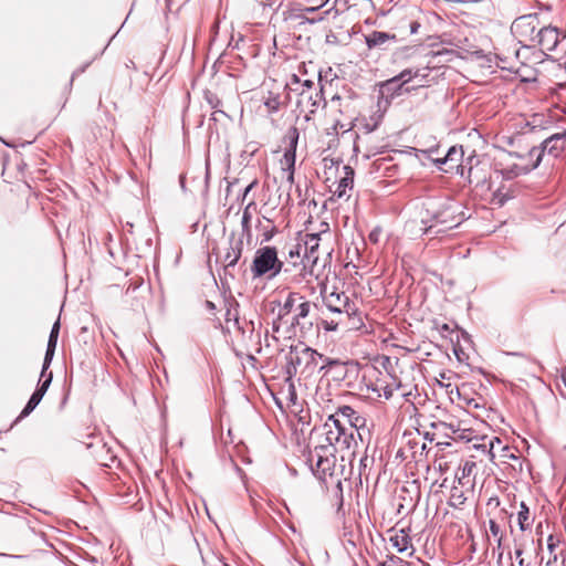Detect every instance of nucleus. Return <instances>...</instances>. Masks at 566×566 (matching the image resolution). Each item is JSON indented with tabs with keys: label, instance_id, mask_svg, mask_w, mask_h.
<instances>
[{
	"label": "nucleus",
	"instance_id": "1",
	"mask_svg": "<svg viewBox=\"0 0 566 566\" xmlns=\"http://www.w3.org/2000/svg\"><path fill=\"white\" fill-rule=\"evenodd\" d=\"M315 433L318 437V443L308 452L306 463L316 478L325 481L327 476L337 475L338 453L342 462L346 457L352 461L354 455L352 448L356 444V438L353 436V430L350 432L346 430L335 416H329Z\"/></svg>",
	"mask_w": 566,
	"mask_h": 566
},
{
	"label": "nucleus",
	"instance_id": "2",
	"mask_svg": "<svg viewBox=\"0 0 566 566\" xmlns=\"http://www.w3.org/2000/svg\"><path fill=\"white\" fill-rule=\"evenodd\" d=\"M467 219L460 202L450 198H429L423 202L421 223L426 234H440Z\"/></svg>",
	"mask_w": 566,
	"mask_h": 566
},
{
	"label": "nucleus",
	"instance_id": "3",
	"mask_svg": "<svg viewBox=\"0 0 566 566\" xmlns=\"http://www.w3.org/2000/svg\"><path fill=\"white\" fill-rule=\"evenodd\" d=\"M322 359V354L302 343L291 346L285 355V373L287 379L293 378L297 374L310 377L316 373L323 371L326 366H319V360Z\"/></svg>",
	"mask_w": 566,
	"mask_h": 566
},
{
	"label": "nucleus",
	"instance_id": "4",
	"mask_svg": "<svg viewBox=\"0 0 566 566\" xmlns=\"http://www.w3.org/2000/svg\"><path fill=\"white\" fill-rule=\"evenodd\" d=\"M321 296L324 307L329 313L335 314L336 316L347 317L353 321L358 316L357 323L353 322L352 327H360V313L358 312L355 302H353L344 291H339L336 287L328 290L327 286H324L321 290Z\"/></svg>",
	"mask_w": 566,
	"mask_h": 566
},
{
	"label": "nucleus",
	"instance_id": "5",
	"mask_svg": "<svg viewBox=\"0 0 566 566\" xmlns=\"http://www.w3.org/2000/svg\"><path fill=\"white\" fill-rule=\"evenodd\" d=\"M283 269V262L277 258V251L274 247H263L256 250L251 272L253 277L268 275L269 279L275 277Z\"/></svg>",
	"mask_w": 566,
	"mask_h": 566
},
{
	"label": "nucleus",
	"instance_id": "6",
	"mask_svg": "<svg viewBox=\"0 0 566 566\" xmlns=\"http://www.w3.org/2000/svg\"><path fill=\"white\" fill-rule=\"evenodd\" d=\"M511 29L521 43L530 42L532 45H535L537 31L539 29V19L537 14L518 17L514 20Z\"/></svg>",
	"mask_w": 566,
	"mask_h": 566
},
{
	"label": "nucleus",
	"instance_id": "7",
	"mask_svg": "<svg viewBox=\"0 0 566 566\" xmlns=\"http://www.w3.org/2000/svg\"><path fill=\"white\" fill-rule=\"evenodd\" d=\"M364 41L369 51H386L390 49L391 44L397 43L399 39L395 32L373 30L364 34Z\"/></svg>",
	"mask_w": 566,
	"mask_h": 566
},
{
	"label": "nucleus",
	"instance_id": "8",
	"mask_svg": "<svg viewBox=\"0 0 566 566\" xmlns=\"http://www.w3.org/2000/svg\"><path fill=\"white\" fill-rule=\"evenodd\" d=\"M337 420V417L342 416L345 418L349 424L346 427L342 421L340 424L348 430L349 432L353 430V436L357 434L359 439H363V431L366 429V419L360 416L353 407L350 406H342L338 408L337 412L334 415Z\"/></svg>",
	"mask_w": 566,
	"mask_h": 566
},
{
	"label": "nucleus",
	"instance_id": "9",
	"mask_svg": "<svg viewBox=\"0 0 566 566\" xmlns=\"http://www.w3.org/2000/svg\"><path fill=\"white\" fill-rule=\"evenodd\" d=\"M535 44H537L542 52L554 51L565 34L556 27L546 25L537 31Z\"/></svg>",
	"mask_w": 566,
	"mask_h": 566
},
{
	"label": "nucleus",
	"instance_id": "10",
	"mask_svg": "<svg viewBox=\"0 0 566 566\" xmlns=\"http://www.w3.org/2000/svg\"><path fill=\"white\" fill-rule=\"evenodd\" d=\"M563 150L564 147L560 144V138H558L556 134H553L542 143L541 147H534L531 149L530 156L536 157V161L533 167L536 168L539 165L545 153L556 158Z\"/></svg>",
	"mask_w": 566,
	"mask_h": 566
},
{
	"label": "nucleus",
	"instance_id": "11",
	"mask_svg": "<svg viewBox=\"0 0 566 566\" xmlns=\"http://www.w3.org/2000/svg\"><path fill=\"white\" fill-rule=\"evenodd\" d=\"M434 427L437 429L444 431L446 436L450 437L453 440H471L472 431L468 428H462L460 421H439L437 424H434Z\"/></svg>",
	"mask_w": 566,
	"mask_h": 566
},
{
	"label": "nucleus",
	"instance_id": "12",
	"mask_svg": "<svg viewBox=\"0 0 566 566\" xmlns=\"http://www.w3.org/2000/svg\"><path fill=\"white\" fill-rule=\"evenodd\" d=\"M390 532L392 534L389 537V542L397 549V552L403 553L408 548H411L409 556L413 555L415 548L411 544L410 528H400L398 531L390 530Z\"/></svg>",
	"mask_w": 566,
	"mask_h": 566
},
{
	"label": "nucleus",
	"instance_id": "13",
	"mask_svg": "<svg viewBox=\"0 0 566 566\" xmlns=\"http://www.w3.org/2000/svg\"><path fill=\"white\" fill-rule=\"evenodd\" d=\"M421 50V44H407L397 46L391 59L395 63H403L416 57Z\"/></svg>",
	"mask_w": 566,
	"mask_h": 566
},
{
	"label": "nucleus",
	"instance_id": "14",
	"mask_svg": "<svg viewBox=\"0 0 566 566\" xmlns=\"http://www.w3.org/2000/svg\"><path fill=\"white\" fill-rule=\"evenodd\" d=\"M344 175L340 177L336 189L334 190V196L337 198H343L347 196V191L353 189L354 186V169L350 166L343 167Z\"/></svg>",
	"mask_w": 566,
	"mask_h": 566
},
{
	"label": "nucleus",
	"instance_id": "15",
	"mask_svg": "<svg viewBox=\"0 0 566 566\" xmlns=\"http://www.w3.org/2000/svg\"><path fill=\"white\" fill-rule=\"evenodd\" d=\"M465 501L467 496L463 491V483L461 482V478H457V481L451 486L448 504L453 509L461 510Z\"/></svg>",
	"mask_w": 566,
	"mask_h": 566
},
{
	"label": "nucleus",
	"instance_id": "16",
	"mask_svg": "<svg viewBox=\"0 0 566 566\" xmlns=\"http://www.w3.org/2000/svg\"><path fill=\"white\" fill-rule=\"evenodd\" d=\"M256 208V203L254 201H250L243 209L242 218H241V228H242V238H245L248 243L251 242L252 230H251V219H252V209Z\"/></svg>",
	"mask_w": 566,
	"mask_h": 566
},
{
	"label": "nucleus",
	"instance_id": "17",
	"mask_svg": "<svg viewBox=\"0 0 566 566\" xmlns=\"http://www.w3.org/2000/svg\"><path fill=\"white\" fill-rule=\"evenodd\" d=\"M382 15H388L391 21H395L396 24L394 30H402L407 27V22L409 21L405 10L401 7H392L387 12H382Z\"/></svg>",
	"mask_w": 566,
	"mask_h": 566
},
{
	"label": "nucleus",
	"instance_id": "18",
	"mask_svg": "<svg viewBox=\"0 0 566 566\" xmlns=\"http://www.w3.org/2000/svg\"><path fill=\"white\" fill-rule=\"evenodd\" d=\"M296 153L291 150H284V154L280 160L282 170L287 174L286 180L290 184L294 182V169H295Z\"/></svg>",
	"mask_w": 566,
	"mask_h": 566
},
{
	"label": "nucleus",
	"instance_id": "19",
	"mask_svg": "<svg viewBox=\"0 0 566 566\" xmlns=\"http://www.w3.org/2000/svg\"><path fill=\"white\" fill-rule=\"evenodd\" d=\"M243 240L242 238L231 243L227 254L224 255L226 268H233L242 255Z\"/></svg>",
	"mask_w": 566,
	"mask_h": 566
},
{
	"label": "nucleus",
	"instance_id": "20",
	"mask_svg": "<svg viewBox=\"0 0 566 566\" xmlns=\"http://www.w3.org/2000/svg\"><path fill=\"white\" fill-rule=\"evenodd\" d=\"M302 300V295L298 293L291 292L286 296L283 305L279 310V318H284L290 313L295 311V306L298 304V302Z\"/></svg>",
	"mask_w": 566,
	"mask_h": 566
},
{
	"label": "nucleus",
	"instance_id": "21",
	"mask_svg": "<svg viewBox=\"0 0 566 566\" xmlns=\"http://www.w3.org/2000/svg\"><path fill=\"white\" fill-rule=\"evenodd\" d=\"M52 379H53V375L51 371H49L48 374V377L43 380H39V385H38V388L35 389V391L31 395L29 401L32 402V405H39L43 398V396L45 395V392L48 391L51 382H52Z\"/></svg>",
	"mask_w": 566,
	"mask_h": 566
},
{
	"label": "nucleus",
	"instance_id": "22",
	"mask_svg": "<svg viewBox=\"0 0 566 566\" xmlns=\"http://www.w3.org/2000/svg\"><path fill=\"white\" fill-rule=\"evenodd\" d=\"M263 220L265 223H263L262 220H258L256 224V228L260 230L262 237L261 243L269 242L276 232V228L271 219L263 217Z\"/></svg>",
	"mask_w": 566,
	"mask_h": 566
},
{
	"label": "nucleus",
	"instance_id": "23",
	"mask_svg": "<svg viewBox=\"0 0 566 566\" xmlns=\"http://www.w3.org/2000/svg\"><path fill=\"white\" fill-rule=\"evenodd\" d=\"M311 312V302L305 300L304 296H302V300L298 302V304L295 306L294 316L292 318V325L296 326L300 325V321L303 318H306Z\"/></svg>",
	"mask_w": 566,
	"mask_h": 566
},
{
	"label": "nucleus",
	"instance_id": "24",
	"mask_svg": "<svg viewBox=\"0 0 566 566\" xmlns=\"http://www.w3.org/2000/svg\"><path fill=\"white\" fill-rule=\"evenodd\" d=\"M385 109L381 107V102L377 103V109L370 115V117L364 124V128L367 133H371L377 129L384 118Z\"/></svg>",
	"mask_w": 566,
	"mask_h": 566
},
{
	"label": "nucleus",
	"instance_id": "25",
	"mask_svg": "<svg viewBox=\"0 0 566 566\" xmlns=\"http://www.w3.org/2000/svg\"><path fill=\"white\" fill-rule=\"evenodd\" d=\"M462 156H463L462 147L458 148L455 146H452L449 148V150L444 157L436 159V164L438 167H441L442 165L451 164V163L458 164V161L462 158ZM455 167L458 168L459 166L455 165Z\"/></svg>",
	"mask_w": 566,
	"mask_h": 566
},
{
	"label": "nucleus",
	"instance_id": "26",
	"mask_svg": "<svg viewBox=\"0 0 566 566\" xmlns=\"http://www.w3.org/2000/svg\"><path fill=\"white\" fill-rule=\"evenodd\" d=\"M318 10L317 7H306L304 9H300L297 10V12L293 13L291 17L300 20V24H304V23H310V24H314L316 22H319L323 20V17H318V18H308L306 14L307 13H314Z\"/></svg>",
	"mask_w": 566,
	"mask_h": 566
},
{
	"label": "nucleus",
	"instance_id": "27",
	"mask_svg": "<svg viewBox=\"0 0 566 566\" xmlns=\"http://www.w3.org/2000/svg\"><path fill=\"white\" fill-rule=\"evenodd\" d=\"M321 93H322V91L315 92V97H314L312 91L308 92V91L302 90L300 93L298 105H302L304 103V101H307L308 103H311V108L308 109V112L314 113L316 107L318 106L319 101H321Z\"/></svg>",
	"mask_w": 566,
	"mask_h": 566
},
{
	"label": "nucleus",
	"instance_id": "28",
	"mask_svg": "<svg viewBox=\"0 0 566 566\" xmlns=\"http://www.w3.org/2000/svg\"><path fill=\"white\" fill-rule=\"evenodd\" d=\"M324 233H326V231H322L319 233L306 234V239H305L304 245H303V251L317 252L318 247H319L321 237Z\"/></svg>",
	"mask_w": 566,
	"mask_h": 566
},
{
	"label": "nucleus",
	"instance_id": "29",
	"mask_svg": "<svg viewBox=\"0 0 566 566\" xmlns=\"http://www.w3.org/2000/svg\"><path fill=\"white\" fill-rule=\"evenodd\" d=\"M298 138H300V133H298L297 127H295V126L290 127L284 137L285 142L287 143V147L285 149L296 153Z\"/></svg>",
	"mask_w": 566,
	"mask_h": 566
},
{
	"label": "nucleus",
	"instance_id": "30",
	"mask_svg": "<svg viewBox=\"0 0 566 566\" xmlns=\"http://www.w3.org/2000/svg\"><path fill=\"white\" fill-rule=\"evenodd\" d=\"M418 75V70L412 69H406L402 72H400L398 75L394 76L391 80L388 81V85H392L395 83L406 84L411 81L412 77Z\"/></svg>",
	"mask_w": 566,
	"mask_h": 566
},
{
	"label": "nucleus",
	"instance_id": "31",
	"mask_svg": "<svg viewBox=\"0 0 566 566\" xmlns=\"http://www.w3.org/2000/svg\"><path fill=\"white\" fill-rule=\"evenodd\" d=\"M518 526L521 531H526L530 527V510L524 502L520 504V511L517 514Z\"/></svg>",
	"mask_w": 566,
	"mask_h": 566
},
{
	"label": "nucleus",
	"instance_id": "32",
	"mask_svg": "<svg viewBox=\"0 0 566 566\" xmlns=\"http://www.w3.org/2000/svg\"><path fill=\"white\" fill-rule=\"evenodd\" d=\"M345 318L337 316V318L322 319L321 326L325 332H336L345 323Z\"/></svg>",
	"mask_w": 566,
	"mask_h": 566
},
{
	"label": "nucleus",
	"instance_id": "33",
	"mask_svg": "<svg viewBox=\"0 0 566 566\" xmlns=\"http://www.w3.org/2000/svg\"><path fill=\"white\" fill-rule=\"evenodd\" d=\"M317 260H318L317 252L303 251L302 262H303L304 269L314 266L316 264Z\"/></svg>",
	"mask_w": 566,
	"mask_h": 566
},
{
	"label": "nucleus",
	"instance_id": "34",
	"mask_svg": "<svg viewBox=\"0 0 566 566\" xmlns=\"http://www.w3.org/2000/svg\"><path fill=\"white\" fill-rule=\"evenodd\" d=\"M489 527L492 536L496 538L497 548L500 549L502 546V534L500 525L494 520H490Z\"/></svg>",
	"mask_w": 566,
	"mask_h": 566
},
{
	"label": "nucleus",
	"instance_id": "35",
	"mask_svg": "<svg viewBox=\"0 0 566 566\" xmlns=\"http://www.w3.org/2000/svg\"><path fill=\"white\" fill-rule=\"evenodd\" d=\"M509 199L510 196L507 195V192H503L502 190L499 189L493 193L492 203L502 207Z\"/></svg>",
	"mask_w": 566,
	"mask_h": 566
},
{
	"label": "nucleus",
	"instance_id": "36",
	"mask_svg": "<svg viewBox=\"0 0 566 566\" xmlns=\"http://www.w3.org/2000/svg\"><path fill=\"white\" fill-rule=\"evenodd\" d=\"M476 464L472 461H465L464 464L461 467V481L465 479L467 476L471 475L472 471L475 469Z\"/></svg>",
	"mask_w": 566,
	"mask_h": 566
},
{
	"label": "nucleus",
	"instance_id": "37",
	"mask_svg": "<svg viewBox=\"0 0 566 566\" xmlns=\"http://www.w3.org/2000/svg\"><path fill=\"white\" fill-rule=\"evenodd\" d=\"M52 359L51 357H48V356H44V360H43V365H42V370H41V375H40V380H43L48 377V369L52 363Z\"/></svg>",
	"mask_w": 566,
	"mask_h": 566
},
{
	"label": "nucleus",
	"instance_id": "38",
	"mask_svg": "<svg viewBox=\"0 0 566 566\" xmlns=\"http://www.w3.org/2000/svg\"><path fill=\"white\" fill-rule=\"evenodd\" d=\"M265 106L268 107V109L271 112V113H275L279 111V107H280V102L277 98H269L265 103Z\"/></svg>",
	"mask_w": 566,
	"mask_h": 566
},
{
	"label": "nucleus",
	"instance_id": "39",
	"mask_svg": "<svg viewBox=\"0 0 566 566\" xmlns=\"http://www.w3.org/2000/svg\"><path fill=\"white\" fill-rule=\"evenodd\" d=\"M59 332H60V321L57 319V321L53 324V326H52V328H51V333H50V336H49V340H50V342H52V340H53V342L57 343Z\"/></svg>",
	"mask_w": 566,
	"mask_h": 566
},
{
	"label": "nucleus",
	"instance_id": "40",
	"mask_svg": "<svg viewBox=\"0 0 566 566\" xmlns=\"http://www.w3.org/2000/svg\"><path fill=\"white\" fill-rule=\"evenodd\" d=\"M407 27L409 28V34H417L421 24L417 20L409 19Z\"/></svg>",
	"mask_w": 566,
	"mask_h": 566
},
{
	"label": "nucleus",
	"instance_id": "41",
	"mask_svg": "<svg viewBox=\"0 0 566 566\" xmlns=\"http://www.w3.org/2000/svg\"><path fill=\"white\" fill-rule=\"evenodd\" d=\"M38 406L36 405H32L31 401H28L27 405L24 406V408L22 409L19 418H24L27 416H29Z\"/></svg>",
	"mask_w": 566,
	"mask_h": 566
},
{
	"label": "nucleus",
	"instance_id": "42",
	"mask_svg": "<svg viewBox=\"0 0 566 566\" xmlns=\"http://www.w3.org/2000/svg\"><path fill=\"white\" fill-rule=\"evenodd\" d=\"M380 234H381V229L375 228L374 230L370 231L368 239L373 243H378Z\"/></svg>",
	"mask_w": 566,
	"mask_h": 566
},
{
	"label": "nucleus",
	"instance_id": "43",
	"mask_svg": "<svg viewBox=\"0 0 566 566\" xmlns=\"http://www.w3.org/2000/svg\"><path fill=\"white\" fill-rule=\"evenodd\" d=\"M335 364H337V361L335 359L325 357L324 355H323V359L319 360V366H326V368L323 371H327L328 368Z\"/></svg>",
	"mask_w": 566,
	"mask_h": 566
},
{
	"label": "nucleus",
	"instance_id": "44",
	"mask_svg": "<svg viewBox=\"0 0 566 566\" xmlns=\"http://www.w3.org/2000/svg\"><path fill=\"white\" fill-rule=\"evenodd\" d=\"M303 252V247L301 244H296L293 249L289 251V256L291 259L297 256L300 258L301 253Z\"/></svg>",
	"mask_w": 566,
	"mask_h": 566
},
{
	"label": "nucleus",
	"instance_id": "45",
	"mask_svg": "<svg viewBox=\"0 0 566 566\" xmlns=\"http://www.w3.org/2000/svg\"><path fill=\"white\" fill-rule=\"evenodd\" d=\"M258 185L256 180H253L249 186H247L240 196V200L243 202L248 196V193Z\"/></svg>",
	"mask_w": 566,
	"mask_h": 566
},
{
	"label": "nucleus",
	"instance_id": "46",
	"mask_svg": "<svg viewBox=\"0 0 566 566\" xmlns=\"http://www.w3.org/2000/svg\"><path fill=\"white\" fill-rule=\"evenodd\" d=\"M56 343L48 340V346L45 350V356L53 358L55 352Z\"/></svg>",
	"mask_w": 566,
	"mask_h": 566
},
{
	"label": "nucleus",
	"instance_id": "47",
	"mask_svg": "<svg viewBox=\"0 0 566 566\" xmlns=\"http://www.w3.org/2000/svg\"><path fill=\"white\" fill-rule=\"evenodd\" d=\"M369 459L367 455L363 457L359 461V474H363V471L368 467Z\"/></svg>",
	"mask_w": 566,
	"mask_h": 566
},
{
	"label": "nucleus",
	"instance_id": "48",
	"mask_svg": "<svg viewBox=\"0 0 566 566\" xmlns=\"http://www.w3.org/2000/svg\"><path fill=\"white\" fill-rule=\"evenodd\" d=\"M302 90H305V91H312V88L314 87V82L312 80H305L302 82Z\"/></svg>",
	"mask_w": 566,
	"mask_h": 566
},
{
	"label": "nucleus",
	"instance_id": "49",
	"mask_svg": "<svg viewBox=\"0 0 566 566\" xmlns=\"http://www.w3.org/2000/svg\"><path fill=\"white\" fill-rule=\"evenodd\" d=\"M556 543H557V542L555 541L554 536H553V535H549V536H548V538H547V548H548L551 552H553V551H554V548L556 547Z\"/></svg>",
	"mask_w": 566,
	"mask_h": 566
},
{
	"label": "nucleus",
	"instance_id": "50",
	"mask_svg": "<svg viewBox=\"0 0 566 566\" xmlns=\"http://www.w3.org/2000/svg\"><path fill=\"white\" fill-rule=\"evenodd\" d=\"M542 117H543L542 115L535 114L531 122L532 126L533 127L539 126L542 124Z\"/></svg>",
	"mask_w": 566,
	"mask_h": 566
},
{
	"label": "nucleus",
	"instance_id": "51",
	"mask_svg": "<svg viewBox=\"0 0 566 566\" xmlns=\"http://www.w3.org/2000/svg\"><path fill=\"white\" fill-rule=\"evenodd\" d=\"M556 135L558 138H560V144L565 148L566 147V130L562 132V133H557Z\"/></svg>",
	"mask_w": 566,
	"mask_h": 566
},
{
	"label": "nucleus",
	"instance_id": "52",
	"mask_svg": "<svg viewBox=\"0 0 566 566\" xmlns=\"http://www.w3.org/2000/svg\"><path fill=\"white\" fill-rule=\"evenodd\" d=\"M560 379L564 384V386L566 387V367H564L562 370H560Z\"/></svg>",
	"mask_w": 566,
	"mask_h": 566
},
{
	"label": "nucleus",
	"instance_id": "53",
	"mask_svg": "<svg viewBox=\"0 0 566 566\" xmlns=\"http://www.w3.org/2000/svg\"><path fill=\"white\" fill-rule=\"evenodd\" d=\"M260 2L263 6H270L271 7V6H273L276 2V0H261Z\"/></svg>",
	"mask_w": 566,
	"mask_h": 566
},
{
	"label": "nucleus",
	"instance_id": "54",
	"mask_svg": "<svg viewBox=\"0 0 566 566\" xmlns=\"http://www.w3.org/2000/svg\"><path fill=\"white\" fill-rule=\"evenodd\" d=\"M392 396V391L390 389H385L384 390V397L385 399H389L390 397Z\"/></svg>",
	"mask_w": 566,
	"mask_h": 566
},
{
	"label": "nucleus",
	"instance_id": "55",
	"mask_svg": "<svg viewBox=\"0 0 566 566\" xmlns=\"http://www.w3.org/2000/svg\"><path fill=\"white\" fill-rule=\"evenodd\" d=\"M522 554H523V549H522V548H516V549H515V556H516V558H520V557L522 556Z\"/></svg>",
	"mask_w": 566,
	"mask_h": 566
},
{
	"label": "nucleus",
	"instance_id": "56",
	"mask_svg": "<svg viewBox=\"0 0 566 566\" xmlns=\"http://www.w3.org/2000/svg\"><path fill=\"white\" fill-rule=\"evenodd\" d=\"M218 113H220V114H222V115H226V114H224V112H222V111H216V112H213V113H212V119H213V120H217V114H218Z\"/></svg>",
	"mask_w": 566,
	"mask_h": 566
},
{
	"label": "nucleus",
	"instance_id": "57",
	"mask_svg": "<svg viewBox=\"0 0 566 566\" xmlns=\"http://www.w3.org/2000/svg\"><path fill=\"white\" fill-rule=\"evenodd\" d=\"M292 81L293 83H301V80L296 75L292 76Z\"/></svg>",
	"mask_w": 566,
	"mask_h": 566
},
{
	"label": "nucleus",
	"instance_id": "58",
	"mask_svg": "<svg viewBox=\"0 0 566 566\" xmlns=\"http://www.w3.org/2000/svg\"><path fill=\"white\" fill-rule=\"evenodd\" d=\"M400 563H401V565H399V566H411V564H410V563H408V562H402L401 559H400Z\"/></svg>",
	"mask_w": 566,
	"mask_h": 566
},
{
	"label": "nucleus",
	"instance_id": "59",
	"mask_svg": "<svg viewBox=\"0 0 566 566\" xmlns=\"http://www.w3.org/2000/svg\"><path fill=\"white\" fill-rule=\"evenodd\" d=\"M273 331H274V332H277V331H279V325H276V323H273Z\"/></svg>",
	"mask_w": 566,
	"mask_h": 566
},
{
	"label": "nucleus",
	"instance_id": "60",
	"mask_svg": "<svg viewBox=\"0 0 566 566\" xmlns=\"http://www.w3.org/2000/svg\"><path fill=\"white\" fill-rule=\"evenodd\" d=\"M442 329H443V331H449V326H448V324H443V325H442Z\"/></svg>",
	"mask_w": 566,
	"mask_h": 566
},
{
	"label": "nucleus",
	"instance_id": "61",
	"mask_svg": "<svg viewBox=\"0 0 566 566\" xmlns=\"http://www.w3.org/2000/svg\"><path fill=\"white\" fill-rule=\"evenodd\" d=\"M523 564H524V560H523V558H521V559L518 560V565H520V566H523Z\"/></svg>",
	"mask_w": 566,
	"mask_h": 566
},
{
	"label": "nucleus",
	"instance_id": "62",
	"mask_svg": "<svg viewBox=\"0 0 566 566\" xmlns=\"http://www.w3.org/2000/svg\"><path fill=\"white\" fill-rule=\"evenodd\" d=\"M231 184L228 185L227 192H230Z\"/></svg>",
	"mask_w": 566,
	"mask_h": 566
},
{
	"label": "nucleus",
	"instance_id": "63",
	"mask_svg": "<svg viewBox=\"0 0 566 566\" xmlns=\"http://www.w3.org/2000/svg\"><path fill=\"white\" fill-rule=\"evenodd\" d=\"M209 307H213V304L211 302H207Z\"/></svg>",
	"mask_w": 566,
	"mask_h": 566
},
{
	"label": "nucleus",
	"instance_id": "64",
	"mask_svg": "<svg viewBox=\"0 0 566 566\" xmlns=\"http://www.w3.org/2000/svg\"><path fill=\"white\" fill-rule=\"evenodd\" d=\"M343 471H344V465L340 464V474H343Z\"/></svg>",
	"mask_w": 566,
	"mask_h": 566
}]
</instances>
